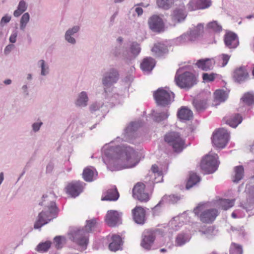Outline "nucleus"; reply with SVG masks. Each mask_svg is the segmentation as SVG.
Instances as JSON below:
<instances>
[{
    "mask_svg": "<svg viewBox=\"0 0 254 254\" xmlns=\"http://www.w3.org/2000/svg\"><path fill=\"white\" fill-rule=\"evenodd\" d=\"M114 151L116 153V156L112 157L118 159V163H121L123 168H132L135 166L139 162L137 152L129 146H117Z\"/></svg>",
    "mask_w": 254,
    "mask_h": 254,
    "instance_id": "obj_1",
    "label": "nucleus"
},
{
    "mask_svg": "<svg viewBox=\"0 0 254 254\" xmlns=\"http://www.w3.org/2000/svg\"><path fill=\"white\" fill-rule=\"evenodd\" d=\"M164 140L169 146L172 147L175 152L180 153L186 147L185 139L178 132H167L164 136Z\"/></svg>",
    "mask_w": 254,
    "mask_h": 254,
    "instance_id": "obj_2",
    "label": "nucleus"
},
{
    "mask_svg": "<svg viewBox=\"0 0 254 254\" xmlns=\"http://www.w3.org/2000/svg\"><path fill=\"white\" fill-rule=\"evenodd\" d=\"M196 215L199 217L200 221L203 223H212L219 214V212L215 208L205 209L204 205H199L193 210Z\"/></svg>",
    "mask_w": 254,
    "mask_h": 254,
    "instance_id": "obj_3",
    "label": "nucleus"
},
{
    "mask_svg": "<svg viewBox=\"0 0 254 254\" xmlns=\"http://www.w3.org/2000/svg\"><path fill=\"white\" fill-rule=\"evenodd\" d=\"M57 208L55 203H51L47 211H43L39 213L38 219L34 224V228L38 229L47 224L57 216Z\"/></svg>",
    "mask_w": 254,
    "mask_h": 254,
    "instance_id": "obj_4",
    "label": "nucleus"
},
{
    "mask_svg": "<svg viewBox=\"0 0 254 254\" xmlns=\"http://www.w3.org/2000/svg\"><path fill=\"white\" fill-rule=\"evenodd\" d=\"M230 138L229 133L224 128L215 130L211 138L213 145L217 148H223L225 147Z\"/></svg>",
    "mask_w": 254,
    "mask_h": 254,
    "instance_id": "obj_5",
    "label": "nucleus"
},
{
    "mask_svg": "<svg viewBox=\"0 0 254 254\" xmlns=\"http://www.w3.org/2000/svg\"><path fill=\"white\" fill-rule=\"evenodd\" d=\"M218 155L216 154H208L201 160V168L206 173L210 174L214 172L219 165Z\"/></svg>",
    "mask_w": 254,
    "mask_h": 254,
    "instance_id": "obj_6",
    "label": "nucleus"
},
{
    "mask_svg": "<svg viewBox=\"0 0 254 254\" xmlns=\"http://www.w3.org/2000/svg\"><path fill=\"white\" fill-rule=\"evenodd\" d=\"M175 81L181 88H190L196 83V77L192 73L185 72L182 74L176 75Z\"/></svg>",
    "mask_w": 254,
    "mask_h": 254,
    "instance_id": "obj_7",
    "label": "nucleus"
},
{
    "mask_svg": "<svg viewBox=\"0 0 254 254\" xmlns=\"http://www.w3.org/2000/svg\"><path fill=\"white\" fill-rule=\"evenodd\" d=\"M153 96L157 103L163 106L170 104L174 98V94L172 92L162 88L156 91Z\"/></svg>",
    "mask_w": 254,
    "mask_h": 254,
    "instance_id": "obj_8",
    "label": "nucleus"
},
{
    "mask_svg": "<svg viewBox=\"0 0 254 254\" xmlns=\"http://www.w3.org/2000/svg\"><path fill=\"white\" fill-rule=\"evenodd\" d=\"M132 195L134 198L141 202L148 201L150 197L145 185L141 182H138L134 185L132 189Z\"/></svg>",
    "mask_w": 254,
    "mask_h": 254,
    "instance_id": "obj_9",
    "label": "nucleus"
},
{
    "mask_svg": "<svg viewBox=\"0 0 254 254\" xmlns=\"http://www.w3.org/2000/svg\"><path fill=\"white\" fill-rule=\"evenodd\" d=\"M83 183L80 181H72L69 183L65 188L67 194L72 197H75L83 191Z\"/></svg>",
    "mask_w": 254,
    "mask_h": 254,
    "instance_id": "obj_10",
    "label": "nucleus"
},
{
    "mask_svg": "<svg viewBox=\"0 0 254 254\" xmlns=\"http://www.w3.org/2000/svg\"><path fill=\"white\" fill-rule=\"evenodd\" d=\"M119 79L118 71L116 69L112 68L105 74L102 82L105 86L110 87L113 84L117 83Z\"/></svg>",
    "mask_w": 254,
    "mask_h": 254,
    "instance_id": "obj_11",
    "label": "nucleus"
},
{
    "mask_svg": "<svg viewBox=\"0 0 254 254\" xmlns=\"http://www.w3.org/2000/svg\"><path fill=\"white\" fill-rule=\"evenodd\" d=\"M105 220L109 226L115 227L121 223V214L116 210H109L106 215Z\"/></svg>",
    "mask_w": 254,
    "mask_h": 254,
    "instance_id": "obj_12",
    "label": "nucleus"
},
{
    "mask_svg": "<svg viewBox=\"0 0 254 254\" xmlns=\"http://www.w3.org/2000/svg\"><path fill=\"white\" fill-rule=\"evenodd\" d=\"M149 27L153 31L160 32L164 30V24L162 19L157 15L151 16L148 21Z\"/></svg>",
    "mask_w": 254,
    "mask_h": 254,
    "instance_id": "obj_13",
    "label": "nucleus"
},
{
    "mask_svg": "<svg viewBox=\"0 0 254 254\" xmlns=\"http://www.w3.org/2000/svg\"><path fill=\"white\" fill-rule=\"evenodd\" d=\"M132 218L134 222L139 224H143L145 222L146 211L144 208L136 206L131 210Z\"/></svg>",
    "mask_w": 254,
    "mask_h": 254,
    "instance_id": "obj_14",
    "label": "nucleus"
},
{
    "mask_svg": "<svg viewBox=\"0 0 254 254\" xmlns=\"http://www.w3.org/2000/svg\"><path fill=\"white\" fill-rule=\"evenodd\" d=\"M233 77L236 81L241 82L248 79L249 73L245 66H240L234 70Z\"/></svg>",
    "mask_w": 254,
    "mask_h": 254,
    "instance_id": "obj_15",
    "label": "nucleus"
},
{
    "mask_svg": "<svg viewBox=\"0 0 254 254\" xmlns=\"http://www.w3.org/2000/svg\"><path fill=\"white\" fill-rule=\"evenodd\" d=\"M211 5L210 0H191L188 4V8L190 10H195L199 9H205Z\"/></svg>",
    "mask_w": 254,
    "mask_h": 254,
    "instance_id": "obj_16",
    "label": "nucleus"
},
{
    "mask_svg": "<svg viewBox=\"0 0 254 254\" xmlns=\"http://www.w3.org/2000/svg\"><path fill=\"white\" fill-rule=\"evenodd\" d=\"M203 32V26L199 24L192 30L190 31L189 34H185L182 36V38L185 39H188L190 41H194L196 40Z\"/></svg>",
    "mask_w": 254,
    "mask_h": 254,
    "instance_id": "obj_17",
    "label": "nucleus"
},
{
    "mask_svg": "<svg viewBox=\"0 0 254 254\" xmlns=\"http://www.w3.org/2000/svg\"><path fill=\"white\" fill-rule=\"evenodd\" d=\"M224 42L229 48H235L239 45V40L237 35L232 32H228L225 35Z\"/></svg>",
    "mask_w": 254,
    "mask_h": 254,
    "instance_id": "obj_18",
    "label": "nucleus"
},
{
    "mask_svg": "<svg viewBox=\"0 0 254 254\" xmlns=\"http://www.w3.org/2000/svg\"><path fill=\"white\" fill-rule=\"evenodd\" d=\"M215 64L213 59H203L198 60L195 64L199 68L207 71L212 69Z\"/></svg>",
    "mask_w": 254,
    "mask_h": 254,
    "instance_id": "obj_19",
    "label": "nucleus"
},
{
    "mask_svg": "<svg viewBox=\"0 0 254 254\" xmlns=\"http://www.w3.org/2000/svg\"><path fill=\"white\" fill-rule=\"evenodd\" d=\"M89 235L83 230H79L75 237V242L84 249L86 248L88 243Z\"/></svg>",
    "mask_w": 254,
    "mask_h": 254,
    "instance_id": "obj_20",
    "label": "nucleus"
},
{
    "mask_svg": "<svg viewBox=\"0 0 254 254\" xmlns=\"http://www.w3.org/2000/svg\"><path fill=\"white\" fill-rule=\"evenodd\" d=\"M111 241L109 245V249L110 251L116 252L121 249L123 241L120 236L116 234L112 235L111 237Z\"/></svg>",
    "mask_w": 254,
    "mask_h": 254,
    "instance_id": "obj_21",
    "label": "nucleus"
},
{
    "mask_svg": "<svg viewBox=\"0 0 254 254\" xmlns=\"http://www.w3.org/2000/svg\"><path fill=\"white\" fill-rule=\"evenodd\" d=\"M226 123L232 127H237L243 120L242 116L239 114H234L229 117H225Z\"/></svg>",
    "mask_w": 254,
    "mask_h": 254,
    "instance_id": "obj_22",
    "label": "nucleus"
},
{
    "mask_svg": "<svg viewBox=\"0 0 254 254\" xmlns=\"http://www.w3.org/2000/svg\"><path fill=\"white\" fill-rule=\"evenodd\" d=\"M97 176L96 170L93 167H87L83 171L82 177L86 182L93 181Z\"/></svg>",
    "mask_w": 254,
    "mask_h": 254,
    "instance_id": "obj_23",
    "label": "nucleus"
},
{
    "mask_svg": "<svg viewBox=\"0 0 254 254\" xmlns=\"http://www.w3.org/2000/svg\"><path fill=\"white\" fill-rule=\"evenodd\" d=\"M187 16V14L185 11L184 6L181 8H176L174 10L172 15V18L174 22H180L183 21Z\"/></svg>",
    "mask_w": 254,
    "mask_h": 254,
    "instance_id": "obj_24",
    "label": "nucleus"
},
{
    "mask_svg": "<svg viewBox=\"0 0 254 254\" xmlns=\"http://www.w3.org/2000/svg\"><path fill=\"white\" fill-rule=\"evenodd\" d=\"M119 197V193L117 190V189L112 188L109 189L104 193V196L101 198L102 200H109V201H116Z\"/></svg>",
    "mask_w": 254,
    "mask_h": 254,
    "instance_id": "obj_25",
    "label": "nucleus"
},
{
    "mask_svg": "<svg viewBox=\"0 0 254 254\" xmlns=\"http://www.w3.org/2000/svg\"><path fill=\"white\" fill-rule=\"evenodd\" d=\"M155 65V60L151 57L144 58L140 64V68L143 71H150Z\"/></svg>",
    "mask_w": 254,
    "mask_h": 254,
    "instance_id": "obj_26",
    "label": "nucleus"
},
{
    "mask_svg": "<svg viewBox=\"0 0 254 254\" xmlns=\"http://www.w3.org/2000/svg\"><path fill=\"white\" fill-rule=\"evenodd\" d=\"M151 51L156 56H160L168 52L167 46L161 43L154 44Z\"/></svg>",
    "mask_w": 254,
    "mask_h": 254,
    "instance_id": "obj_27",
    "label": "nucleus"
},
{
    "mask_svg": "<svg viewBox=\"0 0 254 254\" xmlns=\"http://www.w3.org/2000/svg\"><path fill=\"white\" fill-rule=\"evenodd\" d=\"M244 176V168L243 166L240 165L234 168V175L232 176L233 182L238 183L241 180Z\"/></svg>",
    "mask_w": 254,
    "mask_h": 254,
    "instance_id": "obj_28",
    "label": "nucleus"
},
{
    "mask_svg": "<svg viewBox=\"0 0 254 254\" xmlns=\"http://www.w3.org/2000/svg\"><path fill=\"white\" fill-rule=\"evenodd\" d=\"M235 199H220L217 200V204L219 208L227 210L233 207L235 204Z\"/></svg>",
    "mask_w": 254,
    "mask_h": 254,
    "instance_id": "obj_29",
    "label": "nucleus"
},
{
    "mask_svg": "<svg viewBox=\"0 0 254 254\" xmlns=\"http://www.w3.org/2000/svg\"><path fill=\"white\" fill-rule=\"evenodd\" d=\"M177 115L181 120H190L192 117V112L186 107H182L178 111Z\"/></svg>",
    "mask_w": 254,
    "mask_h": 254,
    "instance_id": "obj_30",
    "label": "nucleus"
},
{
    "mask_svg": "<svg viewBox=\"0 0 254 254\" xmlns=\"http://www.w3.org/2000/svg\"><path fill=\"white\" fill-rule=\"evenodd\" d=\"M155 240V237L152 234L146 235L143 239L141 245V246L147 250H149Z\"/></svg>",
    "mask_w": 254,
    "mask_h": 254,
    "instance_id": "obj_31",
    "label": "nucleus"
},
{
    "mask_svg": "<svg viewBox=\"0 0 254 254\" xmlns=\"http://www.w3.org/2000/svg\"><path fill=\"white\" fill-rule=\"evenodd\" d=\"M200 181V178L196 174L190 173L189 180L186 185V188L189 189L192 187L194 185L198 183Z\"/></svg>",
    "mask_w": 254,
    "mask_h": 254,
    "instance_id": "obj_32",
    "label": "nucleus"
},
{
    "mask_svg": "<svg viewBox=\"0 0 254 254\" xmlns=\"http://www.w3.org/2000/svg\"><path fill=\"white\" fill-rule=\"evenodd\" d=\"M214 100L218 102H222L226 100L227 95L225 91L222 90H217L214 93Z\"/></svg>",
    "mask_w": 254,
    "mask_h": 254,
    "instance_id": "obj_33",
    "label": "nucleus"
},
{
    "mask_svg": "<svg viewBox=\"0 0 254 254\" xmlns=\"http://www.w3.org/2000/svg\"><path fill=\"white\" fill-rule=\"evenodd\" d=\"M206 28L215 32H220L222 31V28L217 21H213L207 23Z\"/></svg>",
    "mask_w": 254,
    "mask_h": 254,
    "instance_id": "obj_34",
    "label": "nucleus"
},
{
    "mask_svg": "<svg viewBox=\"0 0 254 254\" xmlns=\"http://www.w3.org/2000/svg\"><path fill=\"white\" fill-rule=\"evenodd\" d=\"M193 104L197 111H201L207 108V102L205 100L194 99Z\"/></svg>",
    "mask_w": 254,
    "mask_h": 254,
    "instance_id": "obj_35",
    "label": "nucleus"
},
{
    "mask_svg": "<svg viewBox=\"0 0 254 254\" xmlns=\"http://www.w3.org/2000/svg\"><path fill=\"white\" fill-rule=\"evenodd\" d=\"M241 99L244 103L247 105H254V94L252 93L248 92L245 93Z\"/></svg>",
    "mask_w": 254,
    "mask_h": 254,
    "instance_id": "obj_36",
    "label": "nucleus"
},
{
    "mask_svg": "<svg viewBox=\"0 0 254 254\" xmlns=\"http://www.w3.org/2000/svg\"><path fill=\"white\" fill-rule=\"evenodd\" d=\"M88 97L85 92H82L76 100V104L78 106H86L88 102Z\"/></svg>",
    "mask_w": 254,
    "mask_h": 254,
    "instance_id": "obj_37",
    "label": "nucleus"
},
{
    "mask_svg": "<svg viewBox=\"0 0 254 254\" xmlns=\"http://www.w3.org/2000/svg\"><path fill=\"white\" fill-rule=\"evenodd\" d=\"M96 224L97 221L95 219L86 221V224L84 229L82 230L84 231L85 232L87 233V234L88 235V234L92 231V229L96 227Z\"/></svg>",
    "mask_w": 254,
    "mask_h": 254,
    "instance_id": "obj_38",
    "label": "nucleus"
},
{
    "mask_svg": "<svg viewBox=\"0 0 254 254\" xmlns=\"http://www.w3.org/2000/svg\"><path fill=\"white\" fill-rule=\"evenodd\" d=\"M27 9V6L24 0H21L18 5L17 9L14 11L13 15L15 17H18L23 13Z\"/></svg>",
    "mask_w": 254,
    "mask_h": 254,
    "instance_id": "obj_39",
    "label": "nucleus"
},
{
    "mask_svg": "<svg viewBox=\"0 0 254 254\" xmlns=\"http://www.w3.org/2000/svg\"><path fill=\"white\" fill-rule=\"evenodd\" d=\"M173 3L174 2L172 0H157V5L164 9H169Z\"/></svg>",
    "mask_w": 254,
    "mask_h": 254,
    "instance_id": "obj_40",
    "label": "nucleus"
},
{
    "mask_svg": "<svg viewBox=\"0 0 254 254\" xmlns=\"http://www.w3.org/2000/svg\"><path fill=\"white\" fill-rule=\"evenodd\" d=\"M51 242L46 241L45 243L39 244L37 247V251L39 252H45L47 251L50 248Z\"/></svg>",
    "mask_w": 254,
    "mask_h": 254,
    "instance_id": "obj_41",
    "label": "nucleus"
},
{
    "mask_svg": "<svg viewBox=\"0 0 254 254\" xmlns=\"http://www.w3.org/2000/svg\"><path fill=\"white\" fill-rule=\"evenodd\" d=\"M230 253L231 254H243L242 247L239 244L233 243L231 245Z\"/></svg>",
    "mask_w": 254,
    "mask_h": 254,
    "instance_id": "obj_42",
    "label": "nucleus"
},
{
    "mask_svg": "<svg viewBox=\"0 0 254 254\" xmlns=\"http://www.w3.org/2000/svg\"><path fill=\"white\" fill-rule=\"evenodd\" d=\"M217 74L214 73H203L202 74V79L204 82H208L213 81L216 78Z\"/></svg>",
    "mask_w": 254,
    "mask_h": 254,
    "instance_id": "obj_43",
    "label": "nucleus"
},
{
    "mask_svg": "<svg viewBox=\"0 0 254 254\" xmlns=\"http://www.w3.org/2000/svg\"><path fill=\"white\" fill-rule=\"evenodd\" d=\"M30 16L28 13H25L21 17L20 19V29L24 30L26 26L27 23L29 21Z\"/></svg>",
    "mask_w": 254,
    "mask_h": 254,
    "instance_id": "obj_44",
    "label": "nucleus"
},
{
    "mask_svg": "<svg viewBox=\"0 0 254 254\" xmlns=\"http://www.w3.org/2000/svg\"><path fill=\"white\" fill-rule=\"evenodd\" d=\"M130 52L132 54L137 55L140 52L139 45L137 43H133L130 47Z\"/></svg>",
    "mask_w": 254,
    "mask_h": 254,
    "instance_id": "obj_45",
    "label": "nucleus"
},
{
    "mask_svg": "<svg viewBox=\"0 0 254 254\" xmlns=\"http://www.w3.org/2000/svg\"><path fill=\"white\" fill-rule=\"evenodd\" d=\"M64 240V238L62 236H56L54 238V243L56 248L60 249L62 248Z\"/></svg>",
    "mask_w": 254,
    "mask_h": 254,
    "instance_id": "obj_46",
    "label": "nucleus"
},
{
    "mask_svg": "<svg viewBox=\"0 0 254 254\" xmlns=\"http://www.w3.org/2000/svg\"><path fill=\"white\" fill-rule=\"evenodd\" d=\"M72 35V32H71V30H67L65 33V39L69 43L71 44H74L75 43V40L71 36Z\"/></svg>",
    "mask_w": 254,
    "mask_h": 254,
    "instance_id": "obj_47",
    "label": "nucleus"
},
{
    "mask_svg": "<svg viewBox=\"0 0 254 254\" xmlns=\"http://www.w3.org/2000/svg\"><path fill=\"white\" fill-rule=\"evenodd\" d=\"M176 242L178 246L184 244L186 242L185 237L182 235H179L176 238Z\"/></svg>",
    "mask_w": 254,
    "mask_h": 254,
    "instance_id": "obj_48",
    "label": "nucleus"
},
{
    "mask_svg": "<svg viewBox=\"0 0 254 254\" xmlns=\"http://www.w3.org/2000/svg\"><path fill=\"white\" fill-rule=\"evenodd\" d=\"M169 115L168 112H162L158 114V115L156 117V121L158 122L161 121L163 120L167 119Z\"/></svg>",
    "mask_w": 254,
    "mask_h": 254,
    "instance_id": "obj_49",
    "label": "nucleus"
},
{
    "mask_svg": "<svg viewBox=\"0 0 254 254\" xmlns=\"http://www.w3.org/2000/svg\"><path fill=\"white\" fill-rule=\"evenodd\" d=\"M151 171L152 173L154 174H157L158 176H162V171L159 170L158 167L157 165L154 164L151 167Z\"/></svg>",
    "mask_w": 254,
    "mask_h": 254,
    "instance_id": "obj_50",
    "label": "nucleus"
},
{
    "mask_svg": "<svg viewBox=\"0 0 254 254\" xmlns=\"http://www.w3.org/2000/svg\"><path fill=\"white\" fill-rule=\"evenodd\" d=\"M39 63L41 64V74L43 75H45L48 72V71L46 70H48V67H47L46 68L45 67V61L44 60H40L39 61Z\"/></svg>",
    "mask_w": 254,
    "mask_h": 254,
    "instance_id": "obj_51",
    "label": "nucleus"
},
{
    "mask_svg": "<svg viewBox=\"0 0 254 254\" xmlns=\"http://www.w3.org/2000/svg\"><path fill=\"white\" fill-rule=\"evenodd\" d=\"M230 56L228 55H226V54H222V66H225L228 61H229V59H230Z\"/></svg>",
    "mask_w": 254,
    "mask_h": 254,
    "instance_id": "obj_52",
    "label": "nucleus"
},
{
    "mask_svg": "<svg viewBox=\"0 0 254 254\" xmlns=\"http://www.w3.org/2000/svg\"><path fill=\"white\" fill-rule=\"evenodd\" d=\"M11 17L8 15H5L2 17L0 21V24L2 25L3 23H6L10 21Z\"/></svg>",
    "mask_w": 254,
    "mask_h": 254,
    "instance_id": "obj_53",
    "label": "nucleus"
},
{
    "mask_svg": "<svg viewBox=\"0 0 254 254\" xmlns=\"http://www.w3.org/2000/svg\"><path fill=\"white\" fill-rule=\"evenodd\" d=\"M42 124V123H36L33 124V126H32L33 130L35 131H38L39 129Z\"/></svg>",
    "mask_w": 254,
    "mask_h": 254,
    "instance_id": "obj_54",
    "label": "nucleus"
},
{
    "mask_svg": "<svg viewBox=\"0 0 254 254\" xmlns=\"http://www.w3.org/2000/svg\"><path fill=\"white\" fill-rule=\"evenodd\" d=\"M13 47V45H9L8 46H7L4 49V53L5 54H8L11 51V50Z\"/></svg>",
    "mask_w": 254,
    "mask_h": 254,
    "instance_id": "obj_55",
    "label": "nucleus"
},
{
    "mask_svg": "<svg viewBox=\"0 0 254 254\" xmlns=\"http://www.w3.org/2000/svg\"><path fill=\"white\" fill-rule=\"evenodd\" d=\"M16 37H17V34L16 33H13L12 34L10 38H9V41L10 42L12 43H14L16 41Z\"/></svg>",
    "mask_w": 254,
    "mask_h": 254,
    "instance_id": "obj_56",
    "label": "nucleus"
},
{
    "mask_svg": "<svg viewBox=\"0 0 254 254\" xmlns=\"http://www.w3.org/2000/svg\"><path fill=\"white\" fill-rule=\"evenodd\" d=\"M99 108V107L98 106H97L96 104H92L90 107V109L91 110V111L93 112V111H95L97 110H98Z\"/></svg>",
    "mask_w": 254,
    "mask_h": 254,
    "instance_id": "obj_57",
    "label": "nucleus"
},
{
    "mask_svg": "<svg viewBox=\"0 0 254 254\" xmlns=\"http://www.w3.org/2000/svg\"><path fill=\"white\" fill-rule=\"evenodd\" d=\"M79 29V27L77 26L73 27L72 29H69L68 30H71V32H72V35L74 33H76Z\"/></svg>",
    "mask_w": 254,
    "mask_h": 254,
    "instance_id": "obj_58",
    "label": "nucleus"
},
{
    "mask_svg": "<svg viewBox=\"0 0 254 254\" xmlns=\"http://www.w3.org/2000/svg\"><path fill=\"white\" fill-rule=\"evenodd\" d=\"M135 11L138 15H140L143 13V9L141 7H136L135 8Z\"/></svg>",
    "mask_w": 254,
    "mask_h": 254,
    "instance_id": "obj_59",
    "label": "nucleus"
},
{
    "mask_svg": "<svg viewBox=\"0 0 254 254\" xmlns=\"http://www.w3.org/2000/svg\"><path fill=\"white\" fill-rule=\"evenodd\" d=\"M251 195L253 201H254V186L252 187L251 191Z\"/></svg>",
    "mask_w": 254,
    "mask_h": 254,
    "instance_id": "obj_60",
    "label": "nucleus"
},
{
    "mask_svg": "<svg viewBox=\"0 0 254 254\" xmlns=\"http://www.w3.org/2000/svg\"><path fill=\"white\" fill-rule=\"evenodd\" d=\"M11 82V81L10 79H7V80H5L4 81V83L5 84H10Z\"/></svg>",
    "mask_w": 254,
    "mask_h": 254,
    "instance_id": "obj_61",
    "label": "nucleus"
},
{
    "mask_svg": "<svg viewBox=\"0 0 254 254\" xmlns=\"http://www.w3.org/2000/svg\"><path fill=\"white\" fill-rule=\"evenodd\" d=\"M232 217L234 218H236L237 217V216L236 213H235L234 212H233L232 213Z\"/></svg>",
    "mask_w": 254,
    "mask_h": 254,
    "instance_id": "obj_62",
    "label": "nucleus"
},
{
    "mask_svg": "<svg viewBox=\"0 0 254 254\" xmlns=\"http://www.w3.org/2000/svg\"><path fill=\"white\" fill-rule=\"evenodd\" d=\"M117 40L120 42H122L123 41V38L122 37H119Z\"/></svg>",
    "mask_w": 254,
    "mask_h": 254,
    "instance_id": "obj_63",
    "label": "nucleus"
},
{
    "mask_svg": "<svg viewBox=\"0 0 254 254\" xmlns=\"http://www.w3.org/2000/svg\"><path fill=\"white\" fill-rule=\"evenodd\" d=\"M166 250L165 249H162L160 250L161 252H165Z\"/></svg>",
    "mask_w": 254,
    "mask_h": 254,
    "instance_id": "obj_64",
    "label": "nucleus"
}]
</instances>
